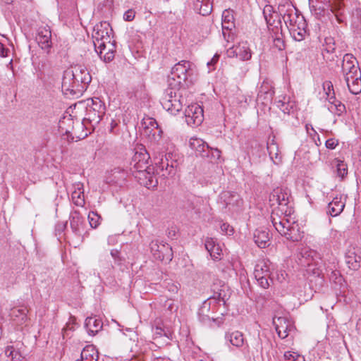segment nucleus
I'll return each instance as SVG.
<instances>
[{"mask_svg":"<svg viewBox=\"0 0 361 361\" xmlns=\"http://www.w3.org/2000/svg\"><path fill=\"white\" fill-rule=\"evenodd\" d=\"M152 157L157 169L162 172V176H169L174 173V168L176 166V161L171 159V154L163 155L160 151L152 152Z\"/></svg>","mask_w":361,"mask_h":361,"instance_id":"8","label":"nucleus"},{"mask_svg":"<svg viewBox=\"0 0 361 361\" xmlns=\"http://www.w3.org/2000/svg\"><path fill=\"white\" fill-rule=\"evenodd\" d=\"M149 247L154 259L160 261L172 260V247L169 244L160 243L159 240H154L151 241Z\"/></svg>","mask_w":361,"mask_h":361,"instance_id":"9","label":"nucleus"},{"mask_svg":"<svg viewBox=\"0 0 361 361\" xmlns=\"http://www.w3.org/2000/svg\"><path fill=\"white\" fill-rule=\"evenodd\" d=\"M221 151L217 148H213L209 147V154H211V157L214 159H219L221 157Z\"/></svg>","mask_w":361,"mask_h":361,"instance_id":"56","label":"nucleus"},{"mask_svg":"<svg viewBox=\"0 0 361 361\" xmlns=\"http://www.w3.org/2000/svg\"><path fill=\"white\" fill-rule=\"evenodd\" d=\"M277 106L284 113L289 114L290 113V110L293 109V105L290 103H286V102H283L279 100L277 102Z\"/></svg>","mask_w":361,"mask_h":361,"instance_id":"44","label":"nucleus"},{"mask_svg":"<svg viewBox=\"0 0 361 361\" xmlns=\"http://www.w3.org/2000/svg\"><path fill=\"white\" fill-rule=\"evenodd\" d=\"M193 5L194 10L203 16H208L212 11L210 0H195Z\"/></svg>","mask_w":361,"mask_h":361,"instance_id":"29","label":"nucleus"},{"mask_svg":"<svg viewBox=\"0 0 361 361\" xmlns=\"http://www.w3.org/2000/svg\"><path fill=\"white\" fill-rule=\"evenodd\" d=\"M135 11L133 9H128V11H126L124 13L123 19L126 21L130 22V21L133 20V19L135 18Z\"/></svg>","mask_w":361,"mask_h":361,"instance_id":"52","label":"nucleus"},{"mask_svg":"<svg viewBox=\"0 0 361 361\" xmlns=\"http://www.w3.org/2000/svg\"><path fill=\"white\" fill-rule=\"evenodd\" d=\"M341 71L349 91L353 94L361 92V71L353 54H346L343 56Z\"/></svg>","mask_w":361,"mask_h":361,"instance_id":"2","label":"nucleus"},{"mask_svg":"<svg viewBox=\"0 0 361 361\" xmlns=\"http://www.w3.org/2000/svg\"><path fill=\"white\" fill-rule=\"evenodd\" d=\"M72 73H74V78L76 84L80 85L82 92H84L92 80V77L87 69L81 65H77L70 68Z\"/></svg>","mask_w":361,"mask_h":361,"instance_id":"13","label":"nucleus"},{"mask_svg":"<svg viewBox=\"0 0 361 361\" xmlns=\"http://www.w3.org/2000/svg\"><path fill=\"white\" fill-rule=\"evenodd\" d=\"M353 23L357 27L361 24V9H356L353 13Z\"/></svg>","mask_w":361,"mask_h":361,"instance_id":"50","label":"nucleus"},{"mask_svg":"<svg viewBox=\"0 0 361 361\" xmlns=\"http://www.w3.org/2000/svg\"><path fill=\"white\" fill-rule=\"evenodd\" d=\"M233 52L243 61L249 60L252 56L251 51L246 43L239 44Z\"/></svg>","mask_w":361,"mask_h":361,"instance_id":"32","label":"nucleus"},{"mask_svg":"<svg viewBox=\"0 0 361 361\" xmlns=\"http://www.w3.org/2000/svg\"><path fill=\"white\" fill-rule=\"evenodd\" d=\"M6 355L8 357H11L13 361H19L20 360V355L18 352L15 351L12 346H8L6 348L5 350Z\"/></svg>","mask_w":361,"mask_h":361,"instance_id":"43","label":"nucleus"},{"mask_svg":"<svg viewBox=\"0 0 361 361\" xmlns=\"http://www.w3.org/2000/svg\"><path fill=\"white\" fill-rule=\"evenodd\" d=\"M154 335L155 338L161 337L163 336H166L168 338H169L168 333L161 327H156L154 332Z\"/></svg>","mask_w":361,"mask_h":361,"instance_id":"53","label":"nucleus"},{"mask_svg":"<svg viewBox=\"0 0 361 361\" xmlns=\"http://www.w3.org/2000/svg\"><path fill=\"white\" fill-rule=\"evenodd\" d=\"M336 173L341 179H343L348 174L347 165L343 161H338L336 164Z\"/></svg>","mask_w":361,"mask_h":361,"instance_id":"40","label":"nucleus"},{"mask_svg":"<svg viewBox=\"0 0 361 361\" xmlns=\"http://www.w3.org/2000/svg\"><path fill=\"white\" fill-rule=\"evenodd\" d=\"M254 241L258 247L264 248L268 246L269 234L266 228H257L254 233Z\"/></svg>","mask_w":361,"mask_h":361,"instance_id":"24","label":"nucleus"},{"mask_svg":"<svg viewBox=\"0 0 361 361\" xmlns=\"http://www.w3.org/2000/svg\"><path fill=\"white\" fill-rule=\"evenodd\" d=\"M185 121L190 126H198L203 121V109L198 104L188 106L185 111Z\"/></svg>","mask_w":361,"mask_h":361,"instance_id":"12","label":"nucleus"},{"mask_svg":"<svg viewBox=\"0 0 361 361\" xmlns=\"http://www.w3.org/2000/svg\"><path fill=\"white\" fill-rule=\"evenodd\" d=\"M317 257V253L309 247H302L298 254V264L302 267H310Z\"/></svg>","mask_w":361,"mask_h":361,"instance_id":"17","label":"nucleus"},{"mask_svg":"<svg viewBox=\"0 0 361 361\" xmlns=\"http://www.w3.org/2000/svg\"><path fill=\"white\" fill-rule=\"evenodd\" d=\"M233 16L228 11H224L222 14V21L233 25Z\"/></svg>","mask_w":361,"mask_h":361,"instance_id":"51","label":"nucleus"},{"mask_svg":"<svg viewBox=\"0 0 361 361\" xmlns=\"http://www.w3.org/2000/svg\"><path fill=\"white\" fill-rule=\"evenodd\" d=\"M211 304H212V301L209 298H208L207 300H205L202 302L201 307L199 309V311H198L199 318H200V320L203 323H206L207 321H209L210 319V317L207 314V313L210 310Z\"/></svg>","mask_w":361,"mask_h":361,"instance_id":"33","label":"nucleus"},{"mask_svg":"<svg viewBox=\"0 0 361 361\" xmlns=\"http://www.w3.org/2000/svg\"><path fill=\"white\" fill-rule=\"evenodd\" d=\"M73 188L71 200L73 204L78 207H83L85 204V197L82 183L80 182L76 183L73 185Z\"/></svg>","mask_w":361,"mask_h":361,"instance_id":"21","label":"nucleus"},{"mask_svg":"<svg viewBox=\"0 0 361 361\" xmlns=\"http://www.w3.org/2000/svg\"><path fill=\"white\" fill-rule=\"evenodd\" d=\"M233 27H234L233 25H231L230 24H228V23L222 21L223 30H231Z\"/></svg>","mask_w":361,"mask_h":361,"instance_id":"63","label":"nucleus"},{"mask_svg":"<svg viewBox=\"0 0 361 361\" xmlns=\"http://www.w3.org/2000/svg\"><path fill=\"white\" fill-rule=\"evenodd\" d=\"M256 280L258 281L259 285L264 289L268 288L270 286V281H272L270 276H264L263 278L256 279Z\"/></svg>","mask_w":361,"mask_h":361,"instance_id":"47","label":"nucleus"},{"mask_svg":"<svg viewBox=\"0 0 361 361\" xmlns=\"http://www.w3.org/2000/svg\"><path fill=\"white\" fill-rule=\"evenodd\" d=\"M288 216L279 215L278 212H272L271 219L275 229L288 240L292 242H298L303 237V232L300 231V227L294 221H290Z\"/></svg>","mask_w":361,"mask_h":361,"instance_id":"4","label":"nucleus"},{"mask_svg":"<svg viewBox=\"0 0 361 361\" xmlns=\"http://www.w3.org/2000/svg\"><path fill=\"white\" fill-rule=\"evenodd\" d=\"M67 226V221L65 222H58L55 227V231L57 234L60 235L63 232Z\"/></svg>","mask_w":361,"mask_h":361,"instance_id":"54","label":"nucleus"},{"mask_svg":"<svg viewBox=\"0 0 361 361\" xmlns=\"http://www.w3.org/2000/svg\"><path fill=\"white\" fill-rule=\"evenodd\" d=\"M221 230L228 234V235H231L233 234V229L232 227L230 226V225L227 223H223L221 226Z\"/></svg>","mask_w":361,"mask_h":361,"instance_id":"57","label":"nucleus"},{"mask_svg":"<svg viewBox=\"0 0 361 361\" xmlns=\"http://www.w3.org/2000/svg\"><path fill=\"white\" fill-rule=\"evenodd\" d=\"M216 244V240L212 238H207L204 242L205 248L209 252H212Z\"/></svg>","mask_w":361,"mask_h":361,"instance_id":"48","label":"nucleus"},{"mask_svg":"<svg viewBox=\"0 0 361 361\" xmlns=\"http://www.w3.org/2000/svg\"><path fill=\"white\" fill-rule=\"evenodd\" d=\"M85 327L90 335H95L102 328L101 319L94 317H88L85 321Z\"/></svg>","mask_w":361,"mask_h":361,"instance_id":"26","label":"nucleus"},{"mask_svg":"<svg viewBox=\"0 0 361 361\" xmlns=\"http://www.w3.org/2000/svg\"><path fill=\"white\" fill-rule=\"evenodd\" d=\"M325 2L329 4L331 11L335 15L337 20L342 23L344 20V13H343V4L341 0H326Z\"/></svg>","mask_w":361,"mask_h":361,"instance_id":"25","label":"nucleus"},{"mask_svg":"<svg viewBox=\"0 0 361 361\" xmlns=\"http://www.w3.org/2000/svg\"><path fill=\"white\" fill-rule=\"evenodd\" d=\"M220 198L225 204V207L228 208L229 210L234 209L235 207H239L243 202L240 195L235 192L224 191L221 193Z\"/></svg>","mask_w":361,"mask_h":361,"instance_id":"16","label":"nucleus"},{"mask_svg":"<svg viewBox=\"0 0 361 361\" xmlns=\"http://www.w3.org/2000/svg\"><path fill=\"white\" fill-rule=\"evenodd\" d=\"M113 30L109 23L102 22L94 26L92 33L94 44L96 49H99V54L102 55L106 49V44L110 47H114L111 44V35ZM105 62H110L114 58V51L112 48H109L104 56H100Z\"/></svg>","mask_w":361,"mask_h":361,"instance_id":"3","label":"nucleus"},{"mask_svg":"<svg viewBox=\"0 0 361 361\" xmlns=\"http://www.w3.org/2000/svg\"><path fill=\"white\" fill-rule=\"evenodd\" d=\"M255 279L263 278L264 276H270L271 271L269 268V262L262 261L256 264L254 270Z\"/></svg>","mask_w":361,"mask_h":361,"instance_id":"31","label":"nucleus"},{"mask_svg":"<svg viewBox=\"0 0 361 361\" xmlns=\"http://www.w3.org/2000/svg\"><path fill=\"white\" fill-rule=\"evenodd\" d=\"M75 82L74 73H72V71L70 68L66 70L63 73L61 82L63 93L68 96L81 94L82 89L80 88V85H77Z\"/></svg>","mask_w":361,"mask_h":361,"instance_id":"11","label":"nucleus"},{"mask_svg":"<svg viewBox=\"0 0 361 361\" xmlns=\"http://www.w3.org/2000/svg\"><path fill=\"white\" fill-rule=\"evenodd\" d=\"M338 142L336 140H335L334 138H330L326 141L325 145H326V148L330 149H334L336 148V147L338 145Z\"/></svg>","mask_w":361,"mask_h":361,"instance_id":"55","label":"nucleus"},{"mask_svg":"<svg viewBox=\"0 0 361 361\" xmlns=\"http://www.w3.org/2000/svg\"><path fill=\"white\" fill-rule=\"evenodd\" d=\"M219 55L218 54H216L213 58L207 62V66L209 67L212 66H214V64L216 63V62L219 61Z\"/></svg>","mask_w":361,"mask_h":361,"instance_id":"61","label":"nucleus"},{"mask_svg":"<svg viewBox=\"0 0 361 361\" xmlns=\"http://www.w3.org/2000/svg\"><path fill=\"white\" fill-rule=\"evenodd\" d=\"M111 172H112L111 176L115 178L116 177V173H121V178L122 179L125 178V172L123 170H121L119 169H114Z\"/></svg>","mask_w":361,"mask_h":361,"instance_id":"60","label":"nucleus"},{"mask_svg":"<svg viewBox=\"0 0 361 361\" xmlns=\"http://www.w3.org/2000/svg\"><path fill=\"white\" fill-rule=\"evenodd\" d=\"M27 312L26 307L13 308L11 310V316L14 320L23 323L27 319Z\"/></svg>","mask_w":361,"mask_h":361,"instance_id":"37","label":"nucleus"},{"mask_svg":"<svg viewBox=\"0 0 361 361\" xmlns=\"http://www.w3.org/2000/svg\"><path fill=\"white\" fill-rule=\"evenodd\" d=\"M189 145L202 157H209V146L203 140L192 137L190 140Z\"/></svg>","mask_w":361,"mask_h":361,"instance_id":"19","label":"nucleus"},{"mask_svg":"<svg viewBox=\"0 0 361 361\" xmlns=\"http://www.w3.org/2000/svg\"><path fill=\"white\" fill-rule=\"evenodd\" d=\"M192 74L191 63L188 61L183 60L172 68L169 79V87L165 90L161 104L165 110L173 115L183 108L181 95L177 91L192 83V80H189Z\"/></svg>","mask_w":361,"mask_h":361,"instance_id":"1","label":"nucleus"},{"mask_svg":"<svg viewBox=\"0 0 361 361\" xmlns=\"http://www.w3.org/2000/svg\"><path fill=\"white\" fill-rule=\"evenodd\" d=\"M310 10H311V12L312 13V14L314 16H315V17L317 18H320L323 16H324L325 15V13H326V10L324 7H316V6H312L311 8H310Z\"/></svg>","mask_w":361,"mask_h":361,"instance_id":"46","label":"nucleus"},{"mask_svg":"<svg viewBox=\"0 0 361 361\" xmlns=\"http://www.w3.org/2000/svg\"><path fill=\"white\" fill-rule=\"evenodd\" d=\"M267 150L269 154V156L271 159H273L274 155L277 157L278 155V146L276 143L274 142V140H272L271 142H268L267 144Z\"/></svg>","mask_w":361,"mask_h":361,"instance_id":"45","label":"nucleus"},{"mask_svg":"<svg viewBox=\"0 0 361 361\" xmlns=\"http://www.w3.org/2000/svg\"><path fill=\"white\" fill-rule=\"evenodd\" d=\"M307 23L304 18H299L298 23L289 29L291 37L298 42H300L305 39L307 33Z\"/></svg>","mask_w":361,"mask_h":361,"instance_id":"20","label":"nucleus"},{"mask_svg":"<svg viewBox=\"0 0 361 361\" xmlns=\"http://www.w3.org/2000/svg\"><path fill=\"white\" fill-rule=\"evenodd\" d=\"M36 40L41 49L49 53L52 46L50 27L49 26L39 27Z\"/></svg>","mask_w":361,"mask_h":361,"instance_id":"15","label":"nucleus"},{"mask_svg":"<svg viewBox=\"0 0 361 361\" xmlns=\"http://www.w3.org/2000/svg\"><path fill=\"white\" fill-rule=\"evenodd\" d=\"M118 126V122L114 119H111L109 126H108V130L109 133L116 134L115 128Z\"/></svg>","mask_w":361,"mask_h":361,"instance_id":"58","label":"nucleus"},{"mask_svg":"<svg viewBox=\"0 0 361 361\" xmlns=\"http://www.w3.org/2000/svg\"><path fill=\"white\" fill-rule=\"evenodd\" d=\"M149 159L150 154L145 148L141 147L140 151H136L130 162V170L132 173L137 172L149 175Z\"/></svg>","mask_w":361,"mask_h":361,"instance_id":"7","label":"nucleus"},{"mask_svg":"<svg viewBox=\"0 0 361 361\" xmlns=\"http://www.w3.org/2000/svg\"><path fill=\"white\" fill-rule=\"evenodd\" d=\"M323 89L325 94L326 95V99L329 101V102L335 101L336 98L335 97V92L332 82L331 81H325L323 83Z\"/></svg>","mask_w":361,"mask_h":361,"instance_id":"38","label":"nucleus"},{"mask_svg":"<svg viewBox=\"0 0 361 361\" xmlns=\"http://www.w3.org/2000/svg\"><path fill=\"white\" fill-rule=\"evenodd\" d=\"M211 301L217 300L218 302H222L224 305L226 304V294L225 293L224 289H221L219 292L214 293V295L209 298Z\"/></svg>","mask_w":361,"mask_h":361,"instance_id":"42","label":"nucleus"},{"mask_svg":"<svg viewBox=\"0 0 361 361\" xmlns=\"http://www.w3.org/2000/svg\"><path fill=\"white\" fill-rule=\"evenodd\" d=\"M283 356L286 361H305L303 356L295 352H286Z\"/></svg>","mask_w":361,"mask_h":361,"instance_id":"41","label":"nucleus"},{"mask_svg":"<svg viewBox=\"0 0 361 361\" xmlns=\"http://www.w3.org/2000/svg\"><path fill=\"white\" fill-rule=\"evenodd\" d=\"M328 109L333 114L341 116L345 114L346 109L345 106L340 101L336 99L335 101L329 102Z\"/></svg>","mask_w":361,"mask_h":361,"instance_id":"36","label":"nucleus"},{"mask_svg":"<svg viewBox=\"0 0 361 361\" xmlns=\"http://www.w3.org/2000/svg\"><path fill=\"white\" fill-rule=\"evenodd\" d=\"M290 194L287 189L276 188L269 195V202L271 206L278 205L273 212H278L281 216H290L291 208L288 207Z\"/></svg>","mask_w":361,"mask_h":361,"instance_id":"6","label":"nucleus"},{"mask_svg":"<svg viewBox=\"0 0 361 361\" xmlns=\"http://www.w3.org/2000/svg\"><path fill=\"white\" fill-rule=\"evenodd\" d=\"M83 224V218L78 211H74L70 215V225L73 232L78 235H81V226Z\"/></svg>","mask_w":361,"mask_h":361,"instance_id":"28","label":"nucleus"},{"mask_svg":"<svg viewBox=\"0 0 361 361\" xmlns=\"http://www.w3.org/2000/svg\"><path fill=\"white\" fill-rule=\"evenodd\" d=\"M345 204L342 196H336L329 203L327 213L331 216H337L343 211Z\"/></svg>","mask_w":361,"mask_h":361,"instance_id":"22","label":"nucleus"},{"mask_svg":"<svg viewBox=\"0 0 361 361\" xmlns=\"http://www.w3.org/2000/svg\"><path fill=\"white\" fill-rule=\"evenodd\" d=\"M101 216L96 212H90L88 214V220L92 228H97L100 224Z\"/></svg>","mask_w":361,"mask_h":361,"instance_id":"39","label":"nucleus"},{"mask_svg":"<svg viewBox=\"0 0 361 361\" xmlns=\"http://www.w3.org/2000/svg\"><path fill=\"white\" fill-rule=\"evenodd\" d=\"M99 353L92 345H86L81 352L79 361H98Z\"/></svg>","mask_w":361,"mask_h":361,"instance_id":"27","label":"nucleus"},{"mask_svg":"<svg viewBox=\"0 0 361 361\" xmlns=\"http://www.w3.org/2000/svg\"><path fill=\"white\" fill-rule=\"evenodd\" d=\"M221 251V246L217 243L212 249V252H210L209 254L213 259H220Z\"/></svg>","mask_w":361,"mask_h":361,"instance_id":"49","label":"nucleus"},{"mask_svg":"<svg viewBox=\"0 0 361 361\" xmlns=\"http://www.w3.org/2000/svg\"><path fill=\"white\" fill-rule=\"evenodd\" d=\"M345 263L349 269L357 270L361 266V257L355 252L348 251L345 255Z\"/></svg>","mask_w":361,"mask_h":361,"instance_id":"30","label":"nucleus"},{"mask_svg":"<svg viewBox=\"0 0 361 361\" xmlns=\"http://www.w3.org/2000/svg\"><path fill=\"white\" fill-rule=\"evenodd\" d=\"M225 339L232 345L241 348L245 344V338L242 332L239 331H228L225 334Z\"/></svg>","mask_w":361,"mask_h":361,"instance_id":"23","label":"nucleus"},{"mask_svg":"<svg viewBox=\"0 0 361 361\" xmlns=\"http://www.w3.org/2000/svg\"><path fill=\"white\" fill-rule=\"evenodd\" d=\"M273 324L278 336L281 338L283 339L288 336V332L290 331L292 325L286 318L282 317H274L273 319Z\"/></svg>","mask_w":361,"mask_h":361,"instance_id":"18","label":"nucleus"},{"mask_svg":"<svg viewBox=\"0 0 361 361\" xmlns=\"http://www.w3.org/2000/svg\"><path fill=\"white\" fill-rule=\"evenodd\" d=\"M305 128L308 133H310V130H311L314 134H317L316 130L314 129V128L312 127V126L311 124H306Z\"/></svg>","mask_w":361,"mask_h":361,"instance_id":"64","label":"nucleus"},{"mask_svg":"<svg viewBox=\"0 0 361 361\" xmlns=\"http://www.w3.org/2000/svg\"><path fill=\"white\" fill-rule=\"evenodd\" d=\"M149 125L152 128L151 130H149V135L152 136L150 148L152 152H154L155 154L157 151H161L162 149L161 141L163 131L158 128V124L155 120H151Z\"/></svg>","mask_w":361,"mask_h":361,"instance_id":"14","label":"nucleus"},{"mask_svg":"<svg viewBox=\"0 0 361 361\" xmlns=\"http://www.w3.org/2000/svg\"><path fill=\"white\" fill-rule=\"evenodd\" d=\"M263 93H267L264 97V100L267 102H270L273 99L274 91L272 87L267 82H264L259 88L257 94V99H261L263 97Z\"/></svg>","mask_w":361,"mask_h":361,"instance_id":"35","label":"nucleus"},{"mask_svg":"<svg viewBox=\"0 0 361 361\" xmlns=\"http://www.w3.org/2000/svg\"><path fill=\"white\" fill-rule=\"evenodd\" d=\"M59 128L62 133L68 135L73 128V120L71 116H64L59 122Z\"/></svg>","mask_w":361,"mask_h":361,"instance_id":"34","label":"nucleus"},{"mask_svg":"<svg viewBox=\"0 0 361 361\" xmlns=\"http://www.w3.org/2000/svg\"><path fill=\"white\" fill-rule=\"evenodd\" d=\"M119 254L120 252L118 250H112L111 251V255L116 260L119 258Z\"/></svg>","mask_w":361,"mask_h":361,"instance_id":"62","label":"nucleus"},{"mask_svg":"<svg viewBox=\"0 0 361 361\" xmlns=\"http://www.w3.org/2000/svg\"><path fill=\"white\" fill-rule=\"evenodd\" d=\"M278 8L279 14L288 30L298 23L299 18H304L302 16L298 15L295 8L289 3L279 4Z\"/></svg>","mask_w":361,"mask_h":361,"instance_id":"10","label":"nucleus"},{"mask_svg":"<svg viewBox=\"0 0 361 361\" xmlns=\"http://www.w3.org/2000/svg\"><path fill=\"white\" fill-rule=\"evenodd\" d=\"M106 107L104 103L98 97L91 99V104L87 103L85 117L82 125L86 129L92 128L94 130L105 115Z\"/></svg>","mask_w":361,"mask_h":361,"instance_id":"5","label":"nucleus"},{"mask_svg":"<svg viewBox=\"0 0 361 361\" xmlns=\"http://www.w3.org/2000/svg\"><path fill=\"white\" fill-rule=\"evenodd\" d=\"M9 52V49L0 42V56L1 57H6L8 56V53Z\"/></svg>","mask_w":361,"mask_h":361,"instance_id":"59","label":"nucleus"}]
</instances>
